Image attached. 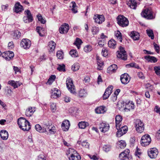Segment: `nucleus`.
<instances>
[{
  "mask_svg": "<svg viewBox=\"0 0 160 160\" xmlns=\"http://www.w3.org/2000/svg\"><path fill=\"white\" fill-rule=\"evenodd\" d=\"M19 128L24 131H28L31 128L30 122L23 118H19L18 121Z\"/></svg>",
  "mask_w": 160,
  "mask_h": 160,
  "instance_id": "obj_1",
  "label": "nucleus"
},
{
  "mask_svg": "<svg viewBox=\"0 0 160 160\" xmlns=\"http://www.w3.org/2000/svg\"><path fill=\"white\" fill-rule=\"evenodd\" d=\"M117 23L120 26L124 27L127 26L129 24L128 19L123 15H119L117 18Z\"/></svg>",
  "mask_w": 160,
  "mask_h": 160,
  "instance_id": "obj_2",
  "label": "nucleus"
},
{
  "mask_svg": "<svg viewBox=\"0 0 160 160\" xmlns=\"http://www.w3.org/2000/svg\"><path fill=\"white\" fill-rule=\"evenodd\" d=\"M136 131L139 133H141L143 132L144 126L143 122L140 119L136 120L134 122Z\"/></svg>",
  "mask_w": 160,
  "mask_h": 160,
  "instance_id": "obj_3",
  "label": "nucleus"
},
{
  "mask_svg": "<svg viewBox=\"0 0 160 160\" xmlns=\"http://www.w3.org/2000/svg\"><path fill=\"white\" fill-rule=\"evenodd\" d=\"M66 84L67 88L71 93L73 94L76 93L75 86L71 79L67 78L66 81Z\"/></svg>",
  "mask_w": 160,
  "mask_h": 160,
  "instance_id": "obj_4",
  "label": "nucleus"
},
{
  "mask_svg": "<svg viewBox=\"0 0 160 160\" xmlns=\"http://www.w3.org/2000/svg\"><path fill=\"white\" fill-rule=\"evenodd\" d=\"M24 13L26 16L23 17V21L26 23H29L32 22L33 19L30 11L29 10H26L24 12Z\"/></svg>",
  "mask_w": 160,
  "mask_h": 160,
  "instance_id": "obj_5",
  "label": "nucleus"
},
{
  "mask_svg": "<svg viewBox=\"0 0 160 160\" xmlns=\"http://www.w3.org/2000/svg\"><path fill=\"white\" fill-rule=\"evenodd\" d=\"M151 141V138L148 134H145L143 135L141 138V143L143 146H145L148 145Z\"/></svg>",
  "mask_w": 160,
  "mask_h": 160,
  "instance_id": "obj_6",
  "label": "nucleus"
},
{
  "mask_svg": "<svg viewBox=\"0 0 160 160\" xmlns=\"http://www.w3.org/2000/svg\"><path fill=\"white\" fill-rule=\"evenodd\" d=\"M119 50V51L117 52V57L121 59L126 60L127 59V56L126 52L124 50L123 48L122 47H120Z\"/></svg>",
  "mask_w": 160,
  "mask_h": 160,
  "instance_id": "obj_7",
  "label": "nucleus"
},
{
  "mask_svg": "<svg viewBox=\"0 0 160 160\" xmlns=\"http://www.w3.org/2000/svg\"><path fill=\"white\" fill-rule=\"evenodd\" d=\"M141 15L142 17L147 19H150L153 18L152 11L148 9H146L143 10Z\"/></svg>",
  "mask_w": 160,
  "mask_h": 160,
  "instance_id": "obj_8",
  "label": "nucleus"
},
{
  "mask_svg": "<svg viewBox=\"0 0 160 160\" xmlns=\"http://www.w3.org/2000/svg\"><path fill=\"white\" fill-rule=\"evenodd\" d=\"M148 156L151 158H155L158 154V150L155 148H150L148 150Z\"/></svg>",
  "mask_w": 160,
  "mask_h": 160,
  "instance_id": "obj_9",
  "label": "nucleus"
},
{
  "mask_svg": "<svg viewBox=\"0 0 160 160\" xmlns=\"http://www.w3.org/2000/svg\"><path fill=\"white\" fill-rule=\"evenodd\" d=\"M119 126V128L117 129L118 130L116 134L117 136L118 137H120L126 133L128 129V127L126 126H124L121 128Z\"/></svg>",
  "mask_w": 160,
  "mask_h": 160,
  "instance_id": "obj_10",
  "label": "nucleus"
},
{
  "mask_svg": "<svg viewBox=\"0 0 160 160\" xmlns=\"http://www.w3.org/2000/svg\"><path fill=\"white\" fill-rule=\"evenodd\" d=\"M31 44L30 41L28 39H23L22 40L20 45L22 47L25 49H28L29 48Z\"/></svg>",
  "mask_w": 160,
  "mask_h": 160,
  "instance_id": "obj_11",
  "label": "nucleus"
},
{
  "mask_svg": "<svg viewBox=\"0 0 160 160\" xmlns=\"http://www.w3.org/2000/svg\"><path fill=\"white\" fill-rule=\"evenodd\" d=\"M120 80L123 84H126L129 82L130 77L127 73H124L121 76Z\"/></svg>",
  "mask_w": 160,
  "mask_h": 160,
  "instance_id": "obj_12",
  "label": "nucleus"
},
{
  "mask_svg": "<svg viewBox=\"0 0 160 160\" xmlns=\"http://www.w3.org/2000/svg\"><path fill=\"white\" fill-rule=\"evenodd\" d=\"M113 88V87L112 86H110L107 88L103 94V99L106 100L108 98L112 93Z\"/></svg>",
  "mask_w": 160,
  "mask_h": 160,
  "instance_id": "obj_13",
  "label": "nucleus"
},
{
  "mask_svg": "<svg viewBox=\"0 0 160 160\" xmlns=\"http://www.w3.org/2000/svg\"><path fill=\"white\" fill-rule=\"evenodd\" d=\"M51 97L52 98H56L59 97L61 95V92L59 89L57 88H54L52 90Z\"/></svg>",
  "mask_w": 160,
  "mask_h": 160,
  "instance_id": "obj_14",
  "label": "nucleus"
},
{
  "mask_svg": "<svg viewBox=\"0 0 160 160\" xmlns=\"http://www.w3.org/2000/svg\"><path fill=\"white\" fill-rule=\"evenodd\" d=\"M109 128V125L105 123L102 122L99 125V129L100 131L104 133L108 131Z\"/></svg>",
  "mask_w": 160,
  "mask_h": 160,
  "instance_id": "obj_15",
  "label": "nucleus"
},
{
  "mask_svg": "<svg viewBox=\"0 0 160 160\" xmlns=\"http://www.w3.org/2000/svg\"><path fill=\"white\" fill-rule=\"evenodd\" d=\"M93 18L95 20V22L98 24L102 23L105 21L104 17L102 15H97V16H95Z\"/></svg>",
  "mask_w": 160,
  "mask_h": 160,
  "instance_id": "obj_16",
  "label": "nucleus"
},
{
  "mask_svg": "<svg viewBox=\"0 0 160 160\" xmlns=\"http://www.w3.org/2000/svg\"><path fill=\"white\" fill-rule=\"evenodd\" d=\"M69 29L68 24L65 23L62 25L59 28L60 32L61 34L67 33Z\"/></svg>",
  "mask_w": 160,
  "mask_h": 160,
  "instance_id": "obj_17",
  "label": "nucleus"
},
{
  "mask_svg": "<svg viewBox=\"0 0 160 160\" xmlns=\"http://www.w3.org/2000/svg\"><path fill=\"white\" fill-rule=\"evenodd\" d=\"M125 106L124 110L126 112H128L131 109H134V104L132 102H130L129 101L128 102H125Z\"/></svg>",
  "mask_w": 160,
  "mask_h": 160,
  "instance_id": "obj_18",
  "label": "nucleus"
},
{
  "mask_svg": "<svg viewBox=\"0 0 160 160\" xmlns=\"http://www.w3.org/2000/svg\"><path fill=\"white\" fill-rule=\"evenodd\" d=\"M35 128L36 130L40 132H47V130L48 128L47 125L45 126L44 127L42 128L40 125L38 124H37L35 126Z\"/></svg>",
  "mask_w": 160,
  "mask_h": 160,
  "instance_id": "obj_19",
  "label": "nucleus"
},
{
  "mask_svg": "<svg viewBox=\"0 0 160 160\" xmlns=\"http://www.w3.org/2000/svg\"><path fill=\"white\" fill-rule=\"evenodd\" d=\"M122 119V117L121 116L118 115H117L115 117V123L116 127L117 129H118L119 128V126H121V121Z\"/></svg>",
  "mask_w": 160,
  "mask_h": 160,
  "instance_id": "obj_20",
  "label": "nucleus"
},
{
  "mask_svg": "<svg viewBox=\"0 0 160 160\" xmlns=\"http://www.w3.org/2000/svg\"><path fill=\"white\" fill-rule=\"evenodd\" d=\"M81 156L76 151H73V154H72L69 158L70 160H80Z\"/></svg>",
  "mask_w": 160,
  "mask_h": 160,
  "instance_id": "obj_21",
  "label": "nucleus"
},
{
  "mask_svg": "<svg viewBox=\"0 0 160 160\" xmlns=\"http://www.w3.org/2000/svg\"><path fill=\"white\" fill-rule=\"evenodd\" d=\"M130 152V151L128 149H127L122 152L119 155V158L121 160H123L126 158H128V156Z\"/></svg>",
  "mask_w": 160,
  "mask_h": 160,
  "instance_id": "obj_22",
  "label": "nucleus"
},
{
  "mask_svg": "<svg viewBox=\"0 0 160 160\" xmlns=\"http://www.w3.org/2000/svg\"><path fill=\"white\" fill-rule=\"evenodd\" d=\"M70 125V124L69 121L66 120L62 122L61 125V126L63 131H67L68 130Z\"/></svg>",
  "mask_w": 160,
  "mask_h": 160,
  "instance_id": "obj_23",
  "label": "nucleus"
},
{
  "mask_svg": "<svg viewBox=\"0 0 160 160\" xmlns=\"http://www.w3.org/2000/svg\"><path fill=\"white\" fill-rule=\"evenodd\" d=\"M127 4L131 8L135 9L137 7V3L134 0H128L127 2Z\"/></svg>",
  "mask_w": 160,
  "mask_h": 160,
  "instance_id": "obj_24",
  "label": "nucleus"
},
{
  "mask_svg": "<svg viewBox=\"0 0 160 160\" xmlns=\"http://www.w3.org/2000/svg\"><path fill=\"white\" fill-rule=\"evenodd\" d=\"M14 11L16 13L21 12L23 9L22 6L20 4L19 2H17L14 6Z\"/></svg>",
  "mask_w": 160,
  "mask_h": 160,
  "instance_id": "obj_25",
  "label": "nucleus"
},
{
  "mask_svg": "<svg viewBox=\"0 0 160 160\" xmlns=\"http://www.w3.org/2000/svg\"><path fill=\"white\" fill-rule=\"evenodd\" d=\"M35 111V108L29 107L26 111V115L28 117L31 116Z\"/></svg>",
  "mask_w": 160,
  "mask_h": 160,
  "instance_id": "obj_26",
  "label": "nucleus"
},
{
  "mask_svg": "<svg viewBox=\"0 0 160 160\" xmlns=\"http://www.w3.org/2000/svg\"><path fill=\"white\" fill-rule=\"evenodd\" d=\"M131 38L134 40H138L139 38V33L136 32H131L130 34Z\"/></svg>",
  "mask_w": 160,
  "mask_h": 160,
  "instance_id": "obj_27",
  "label": "nucleus"
},
{
  "mask_svg": "<svg viewBox=\"0 0 160 160\" xmlns=\"http://www.w3.org/2000/svg\"><path fill=\"white\" fill-rule=\"evenodd\" d=\"M144 58L149 62L155 63L157 61V59L155 57L149 55L145 56Z\"/></svg>",
  "mask_w": 160,
  "mask_h": 160,
  "instance_id": "obj_28",
  "label": "nucleus"
},
{
  "mask_svg": "<svg viewBox=\"0 0 160 160\" xmlns=\"http://www.w3.org/2000/svg\"><path fill=\"white\" fill-rule=\"evenodd\" d=\"M0 135L1 138L4 140L7 139L8 134L7 131L5 130H2L0 132Z\"/></svg>",
  "mask_w": 160,
  "mask_h": 160,
  "instance_id": "obj_29",
  "label": "nucleus"
},
{
  "mask_svg": "<svg viewBox=\"0 0 160 160\" xmlns=\"http://www.w3.org/2000/svg\"><path fill=\"white\" fill-rule=\"evenodd\" d=\"M117 66L115 64L111 65L108 68L109 73H112L114 72L117 69Z\"/></svg>",
  "mask_w": 160,
  "mask_h": 160,
  "instance_id": "obj_30",
  "label": "nucleus"
},
{
  "mask_svg": "<svg viewBox=\"0 0 160 160\" xmlns=\"http://www.w3.org/2000/svg\"><path fill=\"white\" fill-rule=\"evenodd\" d=\"M108 47L110 48L114 49L116 46V42L113 39H112L108 42Z\"/></svg>",
  "mask_w": 160,
  "mask_h": 160,
  "instance_id": "obj_31",
  "label": "nucleus"
},
{
  "mask_svg": "<svg viewBox=\"0 0 160 160\" xmlns=\"http://www.w3.org/2000/svg\"><path fill=\"white\" fill-rule=\"evenodd\" d=\"M95 110L96 112L97 113H103L106 112L105 107L103 106H100L97 108Z\"/></svg>",
  "mask_w": 160,
  "mask_h": 160,
  "instance_id": "obj_32",
  "label": "nucleus"
},
{
  "mask_svg": "<svg viewBox=\"0 0 160 160\" xmlns=\"http://www.w3.org/2000/svg\"><path fill=\"white\" fill-rule=\"evenodd\" d=\"M56 44L53 41H51L49 42L48 49L50 52H53L55 48Z\"/></svg>",
  "mask_w": 160,
  "mask_h": 160,
  "instance_id": "obj_33",
  "label": "nucleus"
},
{
  "mask_svg": "<svg viewBox=\"0 0 160 160\" xmlns=\"http://www.w3.org/2000/svg\"><path fill=\"white\" fill-rule=\"evenodd\" d=\"M36 31L39 36H43L44 33V28L41 27H37L36 29Z\"/></svg>",
  "mask_w": 160,
  "mask_h": 160,
  "instance_id": "obj_34",
  "label": "nucleus"
},
{
  "mask_svg": "<svg viewBox=\"0 0 160 160\" xmlns=\"http://www.w3.org/2000/svg\"><path fill=\"white\" fill-rule=\"evenodd\" d=\"M89 123L88 122H79L78 124V126L81 129H84L86 127L88 126Z\"/></svg>",
  "mask_w": 160,
  "mask_h": 160,
  "instance_id": "obj_35",
  "label": "nucleus"
},
{
  "mask_svg": "<svg viewBox=\"0 0 160 160\" xmlns=\"http://www.w3.org/2000/svg\"><path fill=\"white\" fill-rule=\"evenodd\" d=\"M6 55L8 58L7 60H10L14 56V54L11 51H6Z\"/></svg>",
  "mask_w": 160,
  "mask_h": 160,
  "instance_id": "obj_36",
  "label": "nucleus"
},
{
  "mask_svg": "<svg viewBox=\"0 0 160 160\" xmlns=\"http://www.w3.org/2000/svg\"><path fill=\"white\" fill-rule=\"evenodd\" d=\"M82 43L81 40L79 38H77L75 41L74 44L76 45L78 49H79L80 47L81 44Z\"/></svg>",
  "mask_w": 160,
  "mask_h": 160,
  "instance_id": "obj_37",
  "label": "nucleus"
},
{
  "mask_svg": "<svg viewBox=\"0 0 160 160\" xmlns=\"http://www.w3.org/2000/svg\"><path fill=\"white\" fill-rule=\"evenodd\" d=\"M87 94V92L84 89H81L79 92V95L80 97H86Z\"/></svg>",
  "mask_w": 160,
  "mask_h": 160,
  "instance_id": "obj_38",
  "label": "nucleus"
},
{
  "mask_svg": "<svg viewBox=\"0 0 160 160\" xmlns=\"http://www.w3.org/2000/svg\"><path fill=\"white\" fill-rule=\"evenodd\" d=\"M148 36L151 38V39H153L154 38V35L153 31L151 29L146 30Z\"/></svg>",
  "mask_w": 160,
  "mask_h": 160,
  "instance_id": "obj_39",
  "label": "nucleus"
},
{
  "mask_svg": "<svg viewBox=\"0 0 160 160\" xmlns=\"http://www.w3.org/2000/svg\"><path fill=\"white\" fill-rule=\"evenodd\" d=\"M115 35L117 39L119 40L120 42L122 41V34L120 31H117L116 32H115Z\"/></svg>",
  "mask_w": 160,
  "mask_h": 160,
  "instance_id": "obj_40",
  "label": "nucleus"
},
{
  "mask_svg": "<svg viewBox=\"0 0 160 160\" xmlns=\"http://www.w3.org/2000/svg\"><path fill=\"white\" fill-rule=\"evenodd\" d=\"M78 143L85 148H88L89 147V144L88 143L86 142V141H83L82 142L81 141H78Z\"/></svg>",
  "mask_w": 160,
  "mask_h": 160,
  "instance_id": "obj_41",
  "label": "nucleus"
},
{
  "mask_svg": "<svg viewBox=\"0 0 160 160\" xmlns=\"http://www.w3.org/2000/svg\"><path fill=\"white\" fill-rule=\"evenodd\" d=\"M56 78V76L55 75H52L48 79L47 83L50 85L55 80Z\"/></svg>",
  "mask_w": 160,
  "mask_h": 160,
  "instance_id": "obj_42",
  "label": "nucleus"
},
{
  "mask_svg": "<svg viewBox=\"0 0 160 160\" xmlns=\"http://www.w3.org/2000/svg\"><path fill=\"white\" fill-rule=\"evenodd\" d=\"M21 33L18 30L15 31L13 33V36L14 38H18L20 37Z\"/></svg>",
  "mask_w": 160,
  "mask_h": 160,
  "instance_id": "obj_43",
  "label": "nucleus"
},
{
  "mask_svg": "<svg viewBox=\"0 0 160 160\" xmlns=\"http://www.w3.org/2000/svg\"><path fill=\"white\" fill-rule=\"evenodd\" d=\"M57 56L59 59H62L63 58V52L62 51H58L57 52Z\"/></svg>",
  "mask_w": 160,
  "mask_h": 160,
  "instance_id": "obj_44",
  "label": "nucleus"
},
{
  "mask_svg": "<svg viewBox=\"0 0 160 160\" xmlns=\"http://www.w3.org/2000/svg\"><path fill=\"white\" fill-rule=\"evenodd\" d=\"M37 17L38 18V20L40 21L41 23L44 24L45 23L46 21L42 18L41 14H38L37 15Z\"/></svg>",
  "mask_w": 160,
  "mask_h": 160,
  "instance_id": "obj_45",
  "label": "nucleus"
},
{
  "mask_svg": "<svg viewBox=\"0 0 160 160\" xmlns=\"http://www.w3.org/2000/svg\"><path fill=\"white\" fill-rule=\"evenodd\" d=\"M72 5L70 7H72V10L74 13H76L77 12V11L76 8V4L75 2H72L71 3Z\"/></svg>",
  "mask_w": 160,
  "mask_h": 160,
  "instance_id": "obj_46",
  "label": "nucleus"
},
{
  "mask_svg": "<svg viewBox=\"0 0 160 160\" xmlns=\"http://www.w3.org/2000/svg\"><path fill=\"white\" fill-rule=\"evenodd\" d=\"M79 68V66L78 63H76L72 66V69L73 71L78 70Z\"/></svg>",
  "mask_w": 160,
  "mask_h": 160,
  "instance_id": "obj_47",
  "label": "nucleus"
},
{
  "mask_svg": "<svg viewBox=\"0 0 160 160\" xmlns=\"http://www.w3.org/2000/svg\"><path fill=\"white\" fill-rule=\"evenodd\" d=\"M69 54L72 57H77L78 56V53L76 50H71L69 52Z\"/></svg>",
  "mask_w": 160,
  "mask_h": 160,
  "instance_id": "obj_48",
  "label": "nucleus"
},
{
  "mask_svg": "<svg viewBox=\"0 0 160 160\" xmlns=\"http://www.w3.org/2000/svg\"><path fill=\"white\" fill-rule=\"evenodd\" d=\"M118 144H119V147L121 148H124L126 146V144L125 141L121 140L119 141Z\"/></svg>",
  "mask_w": 160,
  "mask_h": 160,
  "instance_id": "obj_49",
  "label": "nucleus"
},
{
  "mask_svg": "<svg viewBox=\"0 0 160 160\" xmlns=\"http://www.w3.org/2000/svg\"><path fill=\"white\" fill-rule=\"evenodd\" d=\"M57 70L60 72H65V65L64 64H62V65H58Z\"/></svg>",
  "mask_w": 160,
  "mask_h": 160,
  "instance_id": "obj_50",
  "label": "nucleus"
},
{
  "mask_svg": "<svg viewBox=\"0 0 160 160\" xmlns=\"http://www.w3.org/2000/svg\"><path fill=\"white\" fill-rule=\"evenodd\" d=\"M92 49V46L90 45L86 46L84 48V51L86 52H88L91 51Z\"/></svg>",
  "mask_w": 160,
  "mask_h": 160,
  "instance_id": "obj_51",
  "label": "nucleus"
},
{
  "mask_svg": "<svg viewBox=\"0 0 160 160\" xmlns=\"http://www.w3.org/2000/svg\"><path fill=\"white\" fill-rule=\"evenodd\" d=\"M8 83L13 87L14 88H17L18 87L15 81L13 80L9 81L8 82Z\"/></svg>",
  "mask_w": 160,
  "mask_h": 160,
  "instance_id": "obj_52",
  "label": "nucleus"
},
{
  "mask_svg": "<svg viewBox=\"0 0 160 160\" xmlns=\"http://www.w3.org/2000/svg\"><path fill=\"white\" fill-rule=\"evenodd\" d=\"M56 103H52L50 105V108L52 112H54L56 110Z\"/></svg>",
  "mask_w": 160,
  "mask_h": 160,
  "instance_id": "obj_53",
  "label": "nucleus"
},
{
  "mask_svg": "<svg viewBox=\"0 0 160 160\" xmlns=\"http://www.w3.org/2000/svg\"><path fill=\"white\" fill-rule=\"evenodd\" d=\"M154 70L158 75L160 76V67L155 66L154 68Z\"/></svg>",
  "mask_w": 160,
  "mask_h": 160,
  "instance_id": "obj_54",
  "label": "nucleus"
},
{
  "mask_svg": "<svg viewBox=\"0 0 160 160\" xmlns=\"http://www.w3.org/2000/svg\"><path fill=\"white\" fill-rule=\"evenodd\" d=\"M99 29L98 28L96 27H92V34L93 35L96 34L98 33L99 32Z\"/></svg>",
  "mask_w": 160,
  "mask_h": 160,
  "instance_id": "obj_55",
  "label": "nucleus"
},
{
  "mask_svg": "<svg viewBox=\"0 0 160 160\" xmlns=\"http://www.w3.org/2000/svg\"><path fill=\"white\" fill-rule=\"evenodd\" d=\"M103 150L106 152H108L110 151L111 149V146L110 145H104L103 146Z\"/></svg>",
  "mask_w": 160,
  "mask_h": 160,
  "instance_id": "obj_56",
  "label": "nucleus"
},
{
  "mask_svg": "<svg viewBox=\"0 0 160 160\" xmlns=\"http://www.w3.org/2000/svg\"><path fill=\"white\" fill-rule=\"evenodd\" d=\"M48 129V131H49V133L50 134H54L55 132H56V130L55 129V128L54 127H52V128H51L48 129Z\"/></svg>",
  "mask_w": 160,
  "mask_h": 160,
  "instance_id": "obj_57",
  "label": "nucleus"
},
{
  "mask_svg": "<svg viewBox=\"0 0 160 160\" xmlns=\"http://www.w3.org/2000/svg\"><path fill=\"white\" fill-rule=\"evenodd\" d=\"M36 160H46L45 157L43 154H42L38 156Z\"/></svg>",
  "mask_w": 160,
  "mask_h": 160,
  "instance_id": "obj_58",
  "label": "nucleus"
},
{
  "mask_svg": "<svg viewBox=\"0 0 160 160\" xmlns=\"http://www.w3.org/2000/svg\"><path fill=\"white\" fill-rule=\"evenodd\" d=\"M153 45H154V48L155 51L157 53H158L159 52V49L160 48L159 46L155 43V42H154L153 43Z\"/></svg>",
  "mask_w": 160,
  "mask_h": 160,
  "instance_id": "obj_59",
  "label": "nucleus"
},
{
  "mask_svg": "<svg viewBox=\"0 0 160 160\" xmlns=\"http://www.w3.org/2000/svg\"><path fill=\"white\" fill-rule=\"evenodd\" d=\"M120 92V90L119 89H117L114 92V98L115 100H116L117 98V96L118 94Z\"/></svg>",
  "mask_w": 160,
  "mask_h": 160,
  "instance_id": "obj_60",
  "label": "nucleus"
},
{
  "mask_svg": "<svg viewBox=\"0 0 160 160\" xmlns=\"http://www.w3.org/2000/svg\"><path fill=\"white\" fill-rule=\"evenodd\" d=\"M102 54L104 57H106L108 55V51L105 48H103L102 52Z\"/></svg>",
  "mask_w": 160,
  "mask_h": 160,
  "instance_id": "obj_61",
  "label": "nucleus"
},
{
  "mask_svg": "<svg viewBox=\"0 0 160 160\" xmlns=\"http://www.w3.org/2000/svg\"><path fill=\"white\" fill-rule=\"evenodd\" d=\"M89 157L92 159L93 160H98L99 158L95 155H88Z\"/></svg>",
  "mask_w": 160,
  "mask_h": 160,
  "instance_id": "obj_62",
  "label": "nucleus"
},
{
  "mask_svg": "<svg viewBox=\"0 0 160 160\" xmlns=\"http://www.w3.org/2000/svg\"><path fill=\"white\" fill-rule=\"evenodd\" d=\"M64 101L66 102H68L70 101L71 98L65 96L64 97Z\"/></svg>",
  "mask_w": 160,
  "mask_h": 160,
  "instance_id": "obj_63",
  "label": "nucleus"
},
{
  "mask_svg": "<svg viewBox=\"0 0 160 160\" xmlns=\"http://www.w3.org/2000/svg\"><path fill=\"white\" fill-rule=\"evenodd\" d=\"M154 110L156 112L158 113L160 115V108L158 107V106H155Z\"/></svg>",
  "mask_w": 160,
  "mask_h": 160,
  "instance_id": "obj_64",
  "label": "nucleus"
}]
</instances>
